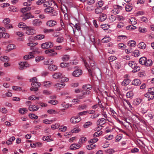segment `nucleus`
I'll return each mask as SVG.
<instances>
[{
    "instance_id": "obj_1",
    "label": "nucleus",
    "mask_w": 154,
    "mask_h": 154,
    "mask_svg": "<svg viewBox=\"0 0 154 154\" xmlns=\"http://www.w3.org/2000/svg\"><path fill=\"white\" fill-rule=\"evenodd\" d=\"M85 66L88 71L89 75L93 76L95 74V70L100 71V69L95 66L93 58L89 57L85 60H83Z\"/></svg>"
},
{
    "instance_id": "obj_2",
    "label": "nucleus",
    "mask_w": 154,
    "mask_h": 154,
    "mask_svg": "<svg viewBox=\"0 0 154 154\" xmlns=\"http://www.w3.org/2000/svg\"><path fill=\"white\" fill-rule=\"evenodd\" d=\"M82 88L83 90L82 91V94L79 96L80 99H83L85 97L86 95L90 94V90L92 89V86L90 84H87L83 85Z\"/></svg>"
},
{
    "instance_id": "obj_3",
    "label": "nucleus",
    "mask_w": 154,
    "mask_h": 154,
    "mask_svg": "<svg viewBox=\"0 0 154 154\" xmlns=\"http://www.w3.org/2000/svg\"><path fill=\"white\" fill-rule=\"evenodd\" d=\"M37 79L36 77H33L30 79V81L32 82L31 83L32 87L30 88L31 91H38V88L39 87L41 84L40 82H37Z\"/></svg>"
},
{
    "instance_id": "obj_4",
    "label": "nucleus",
    "mask_w": 154,
    "mask_h": 154,
    "mask_svg": "<svg viewBox=\"0 0 154 154\" xmlns=\"http://www.w3.org/2000/svg\"><path fill=\"white\" fill-rule=\"evenodd\" d=\"M44 11L47 14H50L51 16H56L57 14V12L54 10L53 8L48 7L45 9Z\"/></svg>"
},
{
    "instance_id": "obj_5",
    "label": "nucleus",
    "mask_w": 154,
    "mask_h": 154,
    "mask_svg": "<svg viewBox=\"0 0 154 154\" xmlns=\"http://www.w3.org/2000/svg\"><path fill=\"white\" fill-rule=\"evenodd\" d=\"M54 44L52 42H48L41 44L42 48L43 49H48L53 47Z\"/></svg>"
},
{
    "instance_id": "obj_6",
    "label": "nucleus",
    "mask_w": 154,
    "mask_h": 154,
    "mask_svg": "<svg viewBox=\"0 0 154 154\" xmlns=\"http://www.w3.org/2000/svg\"><path fill=\"white\" fill-rule=\"evenodd\" d=\"M25 29L26 30V34L28 35H33L36 33L35 30L31 27L27 26Z\"/></svg>"
},
{
    "instance_id": "obj_7",
    "label": "nucleus",
    "mask_w": 154,
    "mask_h": 154,
    "mask_svg": "<svg viewBox=\"0 0 154 154\" xmlns=\"http://www.w3.org/2000/svg\"><path fill=\"white\" fill-rule=\"evenodd\" d=\"M122 7L119 5H115L114 6L113 9L111 11L114 14H119L122 10Z\"/></svg>"
},
{
    "instance_id": "obj_8",
    "label": "nucleus",
    "mask_w": 154,
    "mask_h": 154,
    "mask_svg": "<svg viewBox=\"0 0 154 154\" xmlns=\"http://www.w3.org/2000/svg\"><path fill=\"white\" fill-rule=\"evenodd\" d=\"M19 69L20 70L25 69L29 66V64L26 62H21L19 63Z\"/></svg>"
},
{
    "instance_id": "obj_9",
    "label": "nucleus",
    "mask_w": 154,
    "mask_h": 154,
    "mask_svg": "<svg viewBox=\"0 0 154 154\" xmlns=\"http://www.w3.org/2000/svg\"><path fill=\"white\" fill-rule=\"evenodd\" d=\"M81 120V118L78 116L72 117L70 119L71 122L72 123L74 124L79 122Z\"/></svg>"
},
{
    "instance_id": "obj_10",
    "label": "nucleus",
    "mask_w": 154,
    "mask_h": 154,
    "mask_svg": "<svg viewBox=\"0 0 154 154\" xmlns=\"http://www.w3.org/2000/svg\"><path fill=\"white\" fill-rule=\"evenodd\" d=\"M53 78L56 79H60L63 77V74L60 72H56L52 75Z\"/></svg>"
},
{
    "instance_id": "obj_11",
    "label": "nucleus",
    "mask_w": 154,
    "mask_h": 154,
    "mask_svg": "<svg viewBox=\"0 0 154 154\" xmlns=\"http://www.w3.org/2000/svg\"><path fill=\"white\" fill-rule=\"evenodd\" d=\"M81 146V144L79 143H73L72 144L69 146V149L71 150H74L79 149Z\"/></svg>"
},
{
    "instance_id": "obj_12",
    "label": "nucleus",
    "mask_w": 154,
    "mask_h": 154,
    "mask_svg": "<svg viewBox=\"0 0 154 154\" xmlns=\"http://www.w3.org/2000/svg\"><path fill=\"white\" fill-rule=\"evenodd\" d=\"M66 85L64 83H57L54 85L55 88L57 90H60L64 87Z\"/></svg>"
},
{
    "instance_id": "obj_13",
    "label": "nucleus",
    "mask_w": 154,
    "mask_h": 154,
    "mask_svg": "<svg viewBox=\"0 0 154 154\" xmlns=\"http://www.w3.org/2000/svg\"><path fill=\"white\" fill-rule=\"evenodd\" d=\"M34 57V52H31L29 53V54L24 56L23 58L25 60H28L29 59L33 58Z\"/></svg>"
},
{
    "instance_id": "obj_14",
    "label": "nucleus",
    "mask_w": 154,
    "mask_h": 154,
    "mask_svg": "<svg viewBox=\"0 0 154 154\" xmlns=\"http://www.w3.org/2000/svg\"><path fill=\"white\" fill-rule=\"evenodd\" d=\"M39 107L37 105H30L29 106L28 109L29 110L31 111H35L38 110Z\"/></svg>"
},
{
    "instance_id": "obj_15",
    "label": "nucleus",
    "mask_w": 154,
    "mask_h": 154,
    "mask_svg": "<svg viewBox=\"0 0 154 154\" xmlns=\"http://www.w3.org/2000/svg\"><path fill=\"white\" fill-rule=\"evenodd\" d=\"M57 24V22L53 20H51L48 21L46 23V25L50 27H53Z\"/></svg>"
},
{
    "instance_id": "obj_16",
    "label": "nucleus",
    "mask_w": 154,
    "mask_h": 154,
    "mask_svg": "<svg viewBox=\"0 0 154 154\" xmlns=\"http://www.w3.org/2000/svg\"><path fill=\"white\" fill-rule=\"evenodd\" d=\"M107 119L104 118H102L98 119L97 122V125L102 126L106 122Z\"/></svg>"
},
{
    "instance_id": "obj_17",
    "label": "nucleus",
    "mask_w": 154,
    "mask_h": 154,
    "mask_svg": "<svg viewBox=\"0 0 154 154\" xmlns=\"http://www.w3.org/2000/svg\"><path fill=\"white\" fill-rule=\"evenodd\" d=\"M22 19L24 20H26L29 18H34V16L31 15L29 13H25L23 14V15L22 16Z\"/></svg>"
},
{
    "instance_id": "obj_18",
    "label": "nucleus",
    "mask_w": 154,
    "mask_h": 154,
    "mask_svg": "<svg viewBox=\"0 0 154 154\" xmlns=\"http://www.w3.org/2000/svg\"><path fill=\"white\" fill-rule=\"evenodd\" d=\"M82 74V71L80 69H77L74 71L72 73V75L73 76L78 77Z\"/></svg>"
},
{
    "instance_id": "obj_19",
    "label": "nucleus",
    "mask_w": 154,
    "mask_h": 154,
    "mask_svg": "<svg viewBox=\"0 0 154 154\" xmlns=\"http://www.w3.org/2000/svg\"><path fill=\"white\" fill-rule=\"evenodd\" d=\"M125 127L130 131H131L133 128L131 124L128 122H124L123 123Z\"/></svg>"
},
{
    "instance_id": "obj_20",
    "label": "nucleus",
    "mask_w": 154,
    "mask_h": 154,
    "mask_svg": "<svg viewBox=\"0 0 154 154\" xmlns=\"http://www.w3.org/2000/svg\"><path fill=\"white\" fill-rule=\"evenodd\" d=\"M145 97L149 99L148 100H149V99H153L154 98V94L148 91V92L145 94Z\"/></svg>"
},
{
    "instance_id": "obj_21",
    "label": "nucleus",
    "mask_w": 154,
    "mask_h": 154,
    "mask_svg": "<svg viewBox=\"0 0 154 154\" xmlns=\"http://www.w3.org/2000/svg\"><path fill=\"white\" fill-rule=\"evenodd\" d=\"M41 23V21L38 19H35L32 21V24L34 26H39Z\"/></svg>"
},
{
    "instance_id": "obj_22",
    "label": "nucleus",
    "mask_w": 154,
    "mask_h": 154,
    "mask_svg": "<svg viewBox=\"0 0 154 154\" xmlns=\"http://www.w3.org/2000/svg\"><path fill=\"white\" fill-rule=\"evenodd\" d=\"M48 69L51 71H54L57 69V66L55 65L51 64L48 66Z\"/></svg>"
},
{
    "instance_id": "obj_23",
    "label": "nucleus",
    "mask_w": 154,
    "mask_h": 154,
    "mask_svg": "<svg viewBox=\"0 0 154 154\" xmlns=\"http://www.w3.org/2000/svg\"><path fill=\"white\" fill-rule=\"evenodd\" d=\"M45 36L44 35L38 34L34 36V39L35 40H41L44 38Z\"/></svg>"
},
{
    "instance_id": "obj_24",
    "label": "nucleus",
    "mask_w": 154,
    "mask_h": 154,
    "mask_svg": "<svg viewBox=\"0 0 154 154\" xmlns=\"http://www.w3.org/2000/svg\"><path fill=\"white\" fill-rule=\"evenodd\" d=\"M152 61L151 59H146V60L144 63V65L146 66H151L152 64Z\"/></svg>"
},
{
    "instance_id": "obj_25",
    "label": "nucleus",
    "mask_w": 154,
    "mask_h": 154,
    "mask_svg": "<svg viewBox=\"0 0 154 154\" xmlns=\"http://www.w3.org/2000/svg\"><path fill=\"white\" fill-rule=\"evenodd\" d=\"M107 16L106 14H102L99 17V19L100 21H103L107 19Z\"/></svg>"
},
{
    "instance_id": "obj_26",
    "label": "nucleus",
    "mask_w": 154,
    "mask_h": 154,
    "mask_svg": "<svg viewBox=\"0 0 154 154\" xmlns=\"http://www.w3.org/2000/svg\"><path fill=\"white\" fill-rule=\"evenodd\" d=\"M15 47V45L13 44H10L8 45L7 47L8 50H5L6 52H7L8 51H10L13 49Z\"/></svg>"
},
{
    "instance_id": "obj_27",
    "label": "nucleus",
    "mask_w": 154,
    "mask_h": 154,
    "mask_svg": "<svg viewBox=\"0 0 154 154\" xmlns=\"http://www.w3.org/2000/svg\"><path fill=\"white\" fill-rule=\"evenodd\" d=\"M130 81V80L128 78L125 79L122 82V85L126 86L129 84Z\"/></svg>"
},
{
    "instance_id": "obj_28",
    "label": "nucleus",
    "mask_w": 154,
    "mask_h": 154,
    "mask_svg": "<svg viewBox=\"0 0 154 154\" xmlns=\"http://www.w3.org/2000/svg\"><path fill=\"white\" fill-rule=\"evenodd\" d=\"M108 20L109 22L112 23L115 21L116 18L115 16L111 15L109 16Z\"/></svg>"
},
{
    "instance_id": "obj_29",
    "label": "nucleus",
    "mask_w": 154,
    "mask_h": 154,
    "mask_svg": "<svg viewBox=\"0 0 154 154\" xmlns=\"http://www.w3.org/2000/svg\"><path fill=\"white\" fill-rule=\"evenodd\" d=\"M146 58L145 57H142L140 58L139 60V63L142 64L144 65L146 60Z\"/></svg>"
},
{
    "instance_id": "obj_30",
    "label": "nucleus",
    "mask_w": 154,
    "mask_h": 154,
    "mask_svg": "<svg viewBox=\"0 0 154 154\" xmlns=\"http://www.w3.org/2000/svg\"><path fill=\"white\" fill-rule=\"evenodd\" d=\"M19 112L21 114H24L28 112V110L26 108H21L19 109Z\"/></svg>"
},
{
    "instance_id": "obj_31",
    "label": "nucleus",
    "mask_w": 154,
    "mask_h": 154,
    "mask_svg": "<svg viewBox=\"0 0 154 154\" xmlns=\"http://www.w3.org/2000/svg\"><path fill=\"white\" fill-rule=\"evenodd\" d=\"M138 47L142 49H144L146 47V45L143 42H141L137 45Z\"/></svg>"
},
{
    "instance_id": "obj_32",
    "label": "nucleus",
    "mask_w": 154,
    "mask_h": 154,
    "mask_svg": "<svg viewBox=\"0 0 154 154\" xmlns=\"http://www.w3.org/2000/svg\"><path fill=\"white\" fill-rule=\"evenodd\" d=\"M70 57L68 55H65L61 58V60L63 61H67L70 59Z\"/></svg>"
},
{
    "instance_id": "obj_33",
    "label": "nucleus",
    "mask_w": 154,
    "mask_h": 154,
    "mask_svg": "<svg viewBox=\"0 0 154 154\" xmlns=\"http://www.w3.org/2000/svg\"><path fill=\"white\" fill-rule=\"evenodd\" d=\"M9 59V58L6 56H1L0 58V60L3 62L8 61Z\"/></svg>"
},
{
    "instance_id": "obj_34",
    "label": "nucleus",
    "mask_w": 154,
    "mask_h": 154,
    "mask_svg": "<svg viewBox=\"0 0 154 154\" xmlns=\"http://www.w3.org/2000/svg\"><path fill=\"white\" fill-rule=\"evenodd\" d=\"M31 9L30 7H26L21 9V11L23 13H25L27 11H29Z\"/></svg>"
},
{
    "instance_id": "obj_35",
    "label": "nucleus",
    "mask_w": 154,
    "mask_h": 154,
    "mask_svg": "<svg viewBox=\"0 0 154 154\" xmlns=\"http://www.w3.org/2000/svg\"><path fill=\"white\" fill-rule=\"evenodd\" d=\"M101 28L104 30H108L110 26L107 24H104L101 26Z\"/></svg>"
},
{
    "instance_id": "obj_36",
    "label": "nucleus",
    "mask_w": 154,
    "mask_h": 154,
    "mask_svg": "<svg viewBox=\"0 0 154 154\" xmlns=\"http://www.w3.org/2000/svg\"><path fill=\"white\" fill-rule=\"evenodd\" d=\"M45 57L43 56H39L35 57V61L36 62H38L41 60H43Z\"/></svg>"
},
{
    "instance_id": "obj_37",
    "label": "nucleus",
    "mask_w": 154,
    "mask_h": 154,
    "mask_svg": "<svg viewBox=\"0 0 154 154\" xmlns=\"http://www.w3.org/2000/svg\"><path fill=\"white\" fill-rule=\"evenodd\" d=\"M103 11L102 8H97L95 10V13L97 14H100Z\"/></svg>"
},
{
    "instance_id": "obj_38",
    "label": "nucleus",
    "mask_w": 154,
    "mask_h": 154,
    "mask_svg": "<svg viewBox=\"0 0 154 154\" xmlns=\"http://www.w3.org/2000/svg\"><path fill=\"white\" fill-rule=\"evenodd\" d=\"M92 125V123L91 122H88L85 123L83 125V127L85 128H87Z\"/></svg>"
},
{
    "instance_id": "obj_39",
    "label": "nucleus",
    "mask_w": 154,
    "mask_h": 154,
    "mask_svg": "<svg viewBox=\"0 0 154 154\" xmlns=\"http://www.w3.org/2000/svg\"><path fill=\"white\" fill-rule=\"evenodd\" d=\"M3 37L5 38H8L9 37V34L7 33H3L2 35H0V38Z\"/></svg>"
},
{
    "instance_id": "obj_40",
    "label": "nucleus",
    "mask_w": 154,
    "mask_h": 154,
    "mask_svg": "<svg viewBox=\"0 0 154 154\" xmlns=\"http://www.w3.org/2000/svg\"><path fill=\"white\" fill-rule=\"evenodd\" d=\"M67 129V127L64 125H61L59 128V130L62 132H65L66 131Z\"/></svg>"
},
{
    "instance_id": "obj_41",
    "label": "nucleus",
    "mask_w": 154,
    "mask_h": 154,
    "mask_svg": "<svg viewBox=\"0 0 154 154\" xmlns=\"http://www.w3.org/2000/svg\"><path fill=\"white\" fill-rule=\"evenodd\" d=\"M15 138L14 137H12L9 139L6 142V143L8 145H10L12 143V142L14 141Z\"/></svg>"
},
{
    "instance_id": "obj_42",
    "label": "nucleus",
    "mask_w": 154,
    "mask_h": 154,
    "mask_svg": "<svg viewBox=\"0 0 154 154\" xmlns=\"http://www.w3.org/2000/svg\"><path fill=\"white\" fill-rule=\"evenodd\" d=\"M96 146L95 145H93V143H92L87 146L86 148L88 149L91 150L92 149L95 148Z\"/></svg>"
},
{
    "instance_id": "obj_43",
    "label": "nucleus",
    "mask_w": 154,
    "mask_h": 154,
    "mask_svg": "<svg viewBox=\"0 0 154 154\" xmlns=\"http://www.w3.org/2000/svg\"><path fill=\"white\" fill-rule=\"evenodd\" d=\"M10 22V19L8 18H5L3 21V23L5 24V26L9 23Z\"/></svg>"
},
{
    "instance_id": "obj_44",
    "label": "nucleus",
    "mask_w": 154,
    "mask_h": 154,
    "mask_svg": "<svg viewBox=\"0 0 154 154\" xmlns=\"http://www.w3.org/2000/svg\"><path fill=\"white\" fill-rule=\"evenodd\" d=\"M69 63H66L65 62L61 63L60 64V67L61 68H66L68 66Z\"/></svg>"
},
{
    "instance_id": "obj_45",
    "label": "nucleus",
    "mask_w": 154,
    "mask_h": 154,
    "mask_svg": "<svg viewBox=\"0 0 154 154\" xmlns=\"http://www.w3.org/2000/svg\"><path fill=\"white\" fill-rule=\"evenodd\" d=\"M65 9H64V8L62 9V11L63 13L64 14V17L65 18L66 17H68V15L67 14V13H68L67 8L66 7H65Z\"/></svg>"
},
{
    "instance_id": "obj_46",
    "label": "nucleus",
    "mask_w": 154,
    "mask_h": 154,
    "mask_svg": "<svg viewBox=\"0 0 154 154\" xmlns=\"http://www.w3.org/2000/svg\"><path fill=\"white\" fill-rule=\"evenodd\" d=\"M118 47L119 49H124L126 48V46L123 43H120L118 45Z\"/></svg>"
},
{
    "instance_id": "obj_47",
    "label": "nucleus",
    "mask_w": 154,
    "mask_h": 154,
    "mask_svg": "<svg viewBox=\"0 0 154 154\" xmlns=\"http://www.w3.org/2000/svg\"><path fill=\"white\" fill-rule=\"evenodd\" d=\"M64 38L62 37H58L56 39V42L58 43H61L64 41Z\"/></svg>"
},
{
    "instance_id": "obj_48",
    "label": "nucleus",
    "mask_w": 154,
    "mask_h": 154,
    "mask_svg": "<svg viewBox=\"0 0 154 154\" xmlns=\"http://www.w3.org/2000/svg\"><path fill=\"white\" fill-rule=\"evenodd\" d=\"M135 41L134 40H131L128 42V45L131 47H135Z\"/></svg>"
},
{
    "instance_id": "obj_49",
    "label": "nucleus",
    "mask_w": 154,
    "mask_h": 154,
    "mask_svg": "<svg viewBox=\"0 0 154 154\" xmlns=\"http://www.w3.org/2000/svg\"><path fill=\"white\" fill-rule=\"evenodd\" d=\"M50 137L49 136H44L43 137V140L44 141L46 140L48 142L51 141L53 140L50 139Z\"/></svg>"
},
{
    "instance_id": "obj_50",
    "label": "nucleus",
    "mask_w": 154,
    "mask_h": 154,
    "mask_svg": "<svg viewBox=\"0 0 154 154\" xmlns=\"http://www.w3.org/2000/svg\"><path fill=\"white\" fill-rule=\"evenodd\" d=\"M54 52V50L52 49H49L48 50H46L45 51V53L46 54H48V55L49 56V54L51 53Z\"/></svg>"
},
{
    "instance_id": "obj_51",
    "label": "nucleus",
    "mask_w": 154,
    "mask_h": 154,
    "mask_svg": "<svg viewBox=\"0 0 154 154\" xmlns=\"http://www.w3.org/2000/svg\"><path fill=\"white\" fill-rule=\"evenodd\" d=\"M51 84V83L50 82H45L43 83L44 86L46 88L49 87Z\"/></svg>"
},
{
    "instance_id": "obj_52",
    "label": "nucleus",
    "mask_w": 154,
    "mask_h": 154,
    "mask_svg": "<svg viewBox=\"0 0 154 154\" xmlns=\"http://www.w3.org/2000/svg\"><path fill=\"white\" fill-rule=\"evenodd\" d=\"M135 26L134 25L131 24V25H130L127 26L126 27V28L127 29L129 30H131L133 29H134L135 28Z\"/></svg>"
},
{
    "instance_id": "obj_53",
    "label": "nucleus",
    "mask_w": 154,
    "mask_h": 154,
    "mask_svg": "<svg viewBox=\"0 0 154 154\" xmlns=\"http://www.w3.org/2000/svg\"><path fill=\"white\" fill-rule=\"evenodd\" d=\"M129 66L133 69L135 68V62L132 61H129L128 63Z\"/></svg>"
},
{
    "instance_id": "obj_54",
    "label": "nucleus",
    "mask_w": 154,
    "mask_h": 154,
    "mask_svg": "<svg viewBox=\"0 0 154 154\" xmlns=\"http://www.w3.org/2000/svg\"><path fill=\"white\" fill-rule=\"evenodd\" d=\"M28 99L31 100H38L39 99V97H36L34 95H32L29 97Z\"/></svg>"
},
{
    "instance_id": "obj_55",
    "label": "nucleus",
    "mask_w": 154,
    "mask_h": 154,
    "mask_svg": "<svg viewBox=\"0 0 154 154\" xmlns=\"http://www.w3.org/2000/svg\"><path fill=\"white\" fill-rule=\"evenodd\" d=\"M102 134V131H96L93 134V137H99Z\"/></svg>"
},
{
    "instance_id": "obj_56",
    "label": "nucleus",
    "mask_w": 154,
    "mask_h": 154,
    "mask_svg": "<svg viewBox=\"0 0 154 154\" xmlns=\"http://www.w3.org/2000/svg\"><path fill=\"white\" fill-rule=\"evenodd\" d=\"M122 135L119 134L117 135L115 138L116 141L118 142L122 138Z\"/></svg>"
},
{
    "instance_id": "obj_57",
    "label": "nucleus",
    "mask_w": 154,
    "mask_h": 154,
    "mask_svg": "<svg viewBox=\"0 0 154 154\" xmlns=\"http://www.w3.org/2000/svg\"><path fill=\"white\" fill-rule=\"evenodd\" d=\"M19 27L20 28H24V29H26V27H27L25 23H20L19 24Z\"/></svg>"
},
{
    "instance_id": "obj_58",
    "label": "nucleus",
    "mask_w": 154,
    "mask_h": 154,
    "mask_svg": "<svg viewBox=\"0 0 154 154\" xmlns=\"http://www.w3.org/2000/svg\"><path fill=\"white\" fill-rule=\"evenodd\" d=\"M66 112L64 111V109H63L59 110L58 112H57V114L58 113L60 115H62L65 114Z\"/></svg>"
},
{
    "instance_id": "obj_59",
    "label": "nucleus",
    "mask_w": 154,
    "mask_h": 154,
    "mask_svg": "<svg viewBox=\"0 0 154 154\" xmlns=\"http://www.w3.org/2000/svg\"><path fill=\"white\" fill-rule=\"evenodd\" d=\"M79 95L77 96V97H78L77 98L73 99L72 100V102L75 103H78L80 102V99L79 98Z\"/></svg>"
},
{
    "instance_id": "obj_60",
    "label": "nucleus",
    "mask_w": 154,
    "mask_h": 154,
    "mask_svg": "<svg viewBox=\"0 0 154 154\" xmlns=\"http://www.w3.org/2000/svg\"><path fill=\"white\" fill-rule=\"evenodd\" d=\"M12 96V94L9 91L8 93H6L5 94H3L2 95V97L3 98H5L6 96L10 97H11Z\"/></svg>"
},
{
    "instance_id": "obj_61",
    "label": "nucleus",
    "mask_w": 154,
    "mask_h": 154,
    "mask_svg": "<svg viewBox=\"0 0 154 154\" xmlns=\"http://www.w3.org/2000/svg\"><path fill=\"white\" fill-rule=\"evenodd\" d=\"M132 7L130 5H128L125 6V9L127 11L129 12L132 10Z\"/></svg>"
},
{
    "instance_id": "obj_62",
    "label": "nucleus",
    "mask_w": 154,
    "mask_h": 154,
    "mask_svg": "<svg viewBox=\"0 0 154 154\" xmlns=\"http://www.w3.org/2000/svg\"><path fill=\"white\" fill-rule=\"evenodd\" d=\"M29 116L32 119H37L38 118V116L34 114H29Z\"/></svg>"
},
{
    "instance_id": "obj_63",
    "label": "nucleus",
    "mask_w": 154,
    "mask_h": 154,
    "mask_svg": "<svg viewBox=\"0 0 154 154\" xmlns=\"http://www.w3.org/2000/svg\"><path fill=\"white\" fill-rule=\"evenodd\" d=\"M47 112L50 114H56L57 113V111L56 110L53 109H49L48 110Z\"/></svg>"
},
{
    "instance_id": "obj_64",
    "label": "nucleus",
    "mask_w": 154,
    "mask_h": 154,
    "mask_svg": "<svg viewBox=\"0 0 154 154\" xmlns=\"http://www.w3.org/2000/svg\"><path fill=\"white\" fill-rule=\"evenodd\" d=\"M133 94L132 93V92L131 91L127 92L126 94L127 97L129 98H131L133 96Z\"/></svg>"
}]
</instances>
